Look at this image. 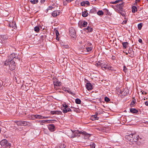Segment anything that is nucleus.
Wrapping results in <instances>:
<instances>
[{"label":"nucleus","instance_id":"a878e982","mask_svg":"<svg viewBox=\"0 0 148 148\" xmlns=\"http://www.w3.org/2000/svg\"><path fill=\"white\" fill-rule=\"evenodd\" d=\"M88 15V13L86 11L82 12V16L84 17H86Z\"/></svg>","mask_w":148,"mask_h":148},{"label":"nucleus","instance_id":"7ed1b4c3","mask_svg":"<svg viewBox=\"0 0 148 148\" xmlns=\"http://www.w3.org/2000/svg\"><path fill=\"white\" fill-rule=\"evenodd\" d=\"M1 145L4 148L10 147L11 145L5 139L1 141Z\"/></svg>","mask_w":148,"mask_h":148},{"label":"nucleus","instance_id":"72a5a7b5","mask_svg":"<svg viewBox=\"0 0 148 148\" xmlns=\"http://www.w3.org/2000/svg\"><path fill=\"white\" fill-rule=\"evenodd\" d=\"M142 25L143 24L142 23H140L138 25V29L140 30L141 29Z\"/></svg>","mask_w":148,"mask_h":148},{"label":"nucleus","instance_id":"680f3d73","mask_svg":"<svg viewBox=\"0 0 148 148\" xmlns=\"http://www.w3.org/2000/svg\"><path fill=\"white\" fill-rule=\"evenodd\" d=\"M94 10V9H92V10H91L90 11L91 12H93V10Z\"/></svg>","mask_w":148,"mask_h":148},{"label":"nucleus","instance_id":"37998d69","mask_svg":"<svg viewBox=\"0 0 148 148\" xmlns=\"http://www.w3.org/2000/svg\"><path fill=\"white\" fill-rule=\"evenodd\" d=\"M23 113V112H19L18 113V115L20 116H21Z\"/></svg>","mask_w":148,"mask_h":148},{"label":"nucleus","instance_id":"7c9ffc66","mask_svg":"<svg viewBox=\"0 0 148 148\" xmlns=\"http://www.w3.org/2000/svg\"><path fill=\"white\" fill-rule=\"evenodd\" d=\"M97 14L99 16H102L103 14V13L102 11L99 10L97 12Z\"/></svg>","mask_w":148,"mask_h":148},{"label":"nucleus","instance_id":"f03ea898","mask_svg":"<svg viewBox=\"0 0 148 148\" xmlns=\"http://www.w3.org/2000/svg\"><path fill=\"white\" fill-rule=\"evenodd\" d=\"M98 65L101 66L103 70H112L113 68L112 67L106 64H105L100 63V62H98L97 64Z\"/></svg>","mask_w":148,"mask_h":148},{"label":"nucleus","instance_id":"774afa93","mask_svg":"<svg viewBox=\"0 0 148 148\" xmlns=\"http://www.w3.org/2000/svg\"><path fill=\"white\" fill-rule=\"evenodd\" d=\"M67 112L66 111V112Z\"/></svg>","mask_w":148,"mask_h":148},{"label":"nucleus","instance_id":"13d9d810","mask_svg":"<svg viewBox=\"0 0 148 148\" xmlns=\"http://www.w3.org/2000/svg\"><path fill=\"white\" fill-rule=\"evenodd\" d=\"M45 1V0H41V2L42 3H43Z\"/></svg>","mask_w":148,"mask_h":148},{"label":"nucleus","instance_id":"1a4fd4ad","mask_svg":"<svg viewBox=\"0 0 148 148\" xmlns=\"http://www.w3.org/2000/svg\"><path fill=\"white\" fill-rule=\"evenodd\" d=\"M133 143H136V142L137 141L138 139L139 138V136L136 134L133 133Z\"/></svg>","mask_w":148,"mask_h":148},{"label":"nucleus","instance_id":"603ef678","mask_svg":"<svg viewBox=\"0 0 148 148\" xmlns=\"http://www.w3.org/2000/svg\"><path fill=\"white\" fill-rule=\"evenodd\" d=\"M54 112V111L51 112V113L53 114H56V112Z\"/></svg>","mask_w":148,"mask_h":148},{"label":"nucleus","instance_id":"e2e57ef3","mask_svg":"<svg viewBox=\"0 0 148 148\" xmlns=\"http://www.w3.org/2000/svg\"><path fill=\"white\" fill-rule=\"evenodd\" d=\"M121 14H122V16H123V15H124V13H123V12L122 13H121Z\"/></svg>","mask_w":148,"mask_h":148},{"label":"nucleus","instance_id":"bf43d9fd","mask_svg":"<svg viewBox=\"0 0 148 148\" xmlns=\"http://www.w3.org/2000/svg\"><path fill=\"white\" fill-rule=\"evenodd\" d=\"M142 94H146V93L145 92L143 91V92H142Z\"/></svg>","mask_w":148,"mask_h":148},{"label":"nucleus","instance_id":"f3484780","mask_svg":"<svg viewBox=\"0 0 148 148\" xmlns=\"http://www.w3.org/2000/svg\"><path fill=\"white\" fill-rule=\"evenodd\" d=\"M59 13L60 12L58 11H54L52 13V15L53 17H55L59 15Z\"/></svg>","mask_w":148,"mask_h":148},{"label":"nucleus","instance_id":"6e6552de","mask_svg":"<svg viewBox=\"0 0 148 148\" xmlns=\"http://www.w3.org/2000/svg\"><path fill=\"white\" fill-rule=\"evenodd\" d=\"M82 134L83 135L82 136L83 137L84 139H88L90 136V134L87 133L85 132H82Z\"/></svg>","mask_w":148,"mask_h":148},{"label":"nucleus","instance_id":"4d7b16f0","mask_svg":"<svg viewBox=\"0 0 148 148\" xmlns=\"http://www.w3.org/2000/svg\"><path fill=\"white\" fill-rule=\"evenodd\" d=\"M138 42L140 43H141L142 42V40L141 39H139L138 40Z\"/></svg>","mask_w":148,"mask_h":148},{"label":"nucleus","instance_id":"e433bc0d","mask_svg":"<svg viewBox=\"0 0 148 148\" xmlns=\"http://www.w3.org/2000/svg\"><path fill=\"white\" fill-rule=\"evenodd\" d=\"M2 37L4 40H6L8 38V36L6 35H3L2 36Z\"/></svg>","mask_w":148,"mask_h":148},{"label":"nucleus","instance_id":"a211bd4d","mask_svg":"<svg viewBox=\"0 0 148 148\" xmlns=\"http://www.w3.org/2000/svg\"><path fill=\"white\" fill-rule=\"evenodd\" d=\"M35 118L36 119H46L48 118V117H44L40 115H36L35 116Z\"/></svg>","mask_w":148,"mask_h":148},{"label":"nucleus","instance_id":"c85d7f7f","mask_svg":"<svg viewBox=\"0 0 148 148\" xmlns=\"http://www.w3.org/2000/svg\"><path fill=\"white\" fill-rule=\"evenodd\" d=\"M30 2L32 4H35L38 3V0H31Z\"/></svg>","mask_w":148,"mask_h":148},{"label":"nucleus","instance_id":"4c0bfd02","mask_svg":"<svg viewBox=\"0 0 148 148\" xmlns=\"http://www.w3.org/2000/svg\"><path fill=\"white\" fill-rule=\"evenodd\" d=\"M128 53L130 54L131 55H132L133 53V51L132 49H130L128 51Z\"/></svg>","mask_w":148,"mask_h":148},{"label":"nucleus","instance_id":"de8ad7c7","mask_svg":"<svg viewBox=\"0 0 148 148\" xmlns=\"http://www.w3.org/2000/svg\"><path fill=\"white\" fill-rule=\"evenodd\" d=\"M130 112L135 114H138V112Z\"/></svg>","mask_w":148,"mask_h":148},{"label":"nucleus","instance_id":"f257e3e1","mask_svg":"<svg viewBox=\"0 0 148 148\" xmlns=\"http://www.w3.org/2000/svg\"><path fill=\"white\" fill-rule=\"evenodd\" d=\"M16 57L14 53L11 54L8 57V59L4 62V64L5 66L8 65L9 63V62L13 61L12 60Z\"/></svg>","mask_w":148,"mask_h":148},{"label":"nucleus","instance_id":"8fccbe9b","mask_svg":"<svg viewBox=\"0 0 148 148\" xmlns=\"http://www.w3.org/2000/svg\"><path fill=\"white\" fill-rule=\"evenodd\" d=\"M127 22V21H124L123 22L122 24H125Z\"/></svg>","mask_w":148,"mask_h":148},{"label":"nucleus","instance_id":"393cba45","mask_svg":"<svg viewBox=\"0 0 148 148\" xmlns=\"http://www.w3.org/2000/svg\"><path fill=\"white\" fill-rule=\"evenodd\" d=\"M92 48L91 47H86V50L88 52H90L92 50Z\"/></svg>","mask_w":148,"mask_h":148},{"label":"nucleus","instance_id":"aec40b11","mask_svg":"<svg viewBox=\"0 0 148 148\" xmlns=\"http://www.w3.org/2000/svg\"><path fill=\"white\" fill-rule=\"evenodd\" d=\"M22 125L27 126L29 125V123L26 121H22Z\"/></svg>","mask_w":148,"mask_h":148},{"label":"nucleus","instance_id":"3c124183","mask_svg":"<svg viewBox=\"0 0 148 148\" xmlns=\"http://www.w3.org/2000/svg\"><path fill=\"white\" fill-rule=\"evenodd\" d=\"M85 4H86L87 5H89L90 4V3L88 1H85Z\"/></svg>","mask_w":148,"mask_h":148},{"label":"nucleus","instance_id":"5701e85b","mask_svg":"<svg viewBox=\"0 0 148 148\" xmlns=\"http://www.w3.org/2000/svg\"><path fill=\"white\" fill-rule=\"evenodd\" d=\"M85 30H87L88 32H92L93 30V29L89 26H88L87 28L85 29Z\"/></svg>","mask_w":148,"mask_h":148},{"label":"nucleus","instance_id":"c03bdc74","mask_svg":"<svg viewBox=\"0 0 148 148\" xmlns=\"http://www.w3.org/2000/svg\"><path fill=\"white\" fill-rule=\"evenodd\" d=\"M85 1L82 2L81 4V5L82 6H85Z\"/></svg>","mask_w":148,"mask_h":148},{"label":"nucleus","instance_id":"bb28decb","mask_svg":"<svg viewBox=\"0 0 148 148\" xmlns=\"http://www.w3.org/2000/svg\"><path fill=\"white\" fill-rule=\"evenodd\" d=\"M132 12L135 13L137 11V8L135 6H133L132 8Z\"/></svg>","mask_w":148,"mask_h":148},{"label":"nucleus","instance_id":"dca6fc26","mask_svg":"<svg viewBox=\"0 0 148 148\" xmlns=\"http://www.w3.org/2000/svg\"><path fill=\"white\" fill-rule=\"evenodd\" d=\"M90 119L92 121H95L98 120L99 117L97 116V114L92 115L90 118Z\"/></svg>","mask_w":148,"mask_h":148},{"label":"nucleus","instance_id":"6e6d98bb","mask_svg":"<svg viewBox=\"0 0 148 148\" xmlns=\"http://www.w3.org/2000/svg\"><path fill=\"white\" fill-rule=\"evenodd\" d=\"M145 105L147 106H148V101H146L145 103Z\"/></svg>","mask_w":148,"mask_h":148},{"label":"nucleus","instance_id":"6ab92c4d","mask_svg":"<svg viewBox=\"0 0 148 148\" xmlns=\"http://www.w3.org/2000/svg\"><path fill=\"white\" fill-rule=\"evenodd\" d=\"M124 5V3L122 2V3L119 4H117V7L120 10L123 9V8Z\"/></svg>","mask_w":148,"mask_h":148},{"label":"nucleus","instance_id":"20e7f679","mask_svg":"<svg viewBox=\"0 0 148 148\" xmlns=\"http://www.w3.org/2000/svg\"><path fill=\"white\" fill-rule=\"evenodd\" d=\"M63 106L61 107V109L63 111H71L70 107L67 104L65 103L62 104Z\"/></svg>","mask_w":148,"mask_h":148},{"label":"nucleus","instance_id":"09e8293b","mask_svg":"<svg viewBox=\"0 0 148 148\" xmlns=\"http://www.w3.org/2000/svg\"><path fill=\"white\" fill-rule=\"evenodd\" d=\"M123 71H124V72H126V70H127V68L126 67L124 66L123 67Z\"/></svg>","mask_w":148,"mask_h":148},{"label":"nucleus","instance_id":"4468645a","mask_svg":"<svg viewBox=\"0 0 148 148\" xmlns=\"http://www.w3.org/2000/svg\"><path fill=\"white\" fill-rule=\"evenodd\" d=\"M86 87L88 90H91L92 89V85L90 83H88L86 84Z\"/></svg>","mask_w":148,"mask_h":148},{"label":"nucleus","instance_id":"ddd939ff","mask_svg":"<svg viewBox=\"0 0 148 148\" xmlns=\"http://www.w3.org/2000/svg\"><path fill=\"white\" fill-rule=\"evenodd\" d=\"M9 26L13 29L16 28V25L14 22H10L9 23Z\"/></svg>","mask_w":148,"mask_h":148},{"label":"nucleus","instance_id":"f704fd0d","mask_svg":"<svg viewBox=\"0 0 148 148\" xmlns=\"http://www.w3.org/2000/svg\"><path fill=\"white\" fill-rule=\"evenodd\" d=\"M87 24H88V23H87V22H86V21H84V22H83V23L82 24V25L83 27H85L87 26Z\"/></svg>","mask_w":148,"mask_h":148},{"label":"nucleus","instance_id":"0e129e2a","mask_svg":"<svg viewBox=\"0 0 148 148\" xmlns=\"http://www.w3.org/2000/svg\"><path fill=\"white\" fill-rule=\"evenodd\" d=\"M97 130H99V129L100 128H96Z\"/></svg>","mask_w":148,"mask_h":148},{"label":"nucleus","instance_id":"49530a36","mask_svg":"<svg viewBox=\"0 0 148 148\" xmlns=\"http://www.w3.org/2000/svg\"><path fill=\"white\" fill-rule=\"evenodd\" d=\"M55 32L56 35V36H57V37L58 36L59 34L58 31V30H56Z\"/></svg>","mask_w":148,"mask_h":148},{"label":"nucleus","instance_id":"ea45409f","mask_svg":"<svg viewBox=\"0 0 148 148\" xmlns=\"http://www.w3.org/2000/svg\"><path fill=\"white\" fill-rule=\"evenodd\" d=\"M58 79H57L56 78H53V82L54 84L56 83L57 82H58Z\"/></svg>","mask_w":148,"mask_h":148},{"label":"nucleus","instance_id":"39448f33","mask_svg":"<svg viewBox=\"0 0 148 148\" xmlns=\"http://www.w3.org/2000/svg\"><path fill=\"white\" fill-rule=\"evenodd\" d=\"M69 34L70 36L73 38L76 37L75 30L73 28H70L69 29Z\"/></svg>","mask_w":148,"mask_h":148},{"label":"nucleus","instance_id":"412c9836","mask_svg":"<svg viewBox=\"0 0 148 148\" xmlns=\"http://www.w3.org/2000/svg\"><path fill=\"white\" fill-rule=\"evenodd\" d=\"M51 121L50 120H40L39 121V122L40 123H50Z\"/></svg>","mask_w":148,"mask_h":148},{"label":"nucleus","instance_id":"b1692460","mask_svg":"<svg viewBox=\"0 0 148 148\" xmlns=\"http://www.w3.org/2000/svg\"><path fill=\"white\" fill-rule=\"evenodd\" d=\"M122 43L123 48L124 49H126L128 45V43L127 42H122Z\"/></svg>","mask_w":148,"mask_h":148},{"label":"nucleus","instance_id":"69168bd1","mask_svg":"<svg viewBox=\"0 0 148 148\" xmlns=\"http://www.w3.org/2000/svg\"><path fill=\"white\" fill-rule=\"evenodd\" d=\"M136 1H139L140 0H136Z\"/></svg>","mask_w":148,"mask_h":148},{"label":"nucleus","instance_id":"052dcab7","mask_svg":"<svg viewBox=\"0 0 148 148\" xmlns=\"http://www.w3.org/2000/svg\"><path fill=\"white\" fill-rule=\"evenodd\" d=\"M56 39L58 40H59V38L58 37H58H57L56 36Z\"/></svg>","mask_w":148,"mask_h":148},{"label":"nucleus","instance_id":"5fc2aeb1","mask_svg":"<svg viewBox=\"0 0 148 148\" xmlns=\"http://www.w3.org/2000/svg\"><path fill=\"white\" fill-rule=\"evenodd\" d=\"M67 91L69 93L71 94H73L72 92H71V91L67 90Z\"/></svg>","mask_w":148,"mask_h":148},{"label":"nucleus","instance_id":"a19ab883","mask_svg":"<svg viewBox=\"0 0 148 148\" xmlns=\"http://www.w3.org/2000/svg\"><path fill=\"white\" fill-rule=\"evenodd\" d=\"M105 101L106 102H108L110 101V99L107 97H106L104 99Z\"/></svg>","mask_w":148,"mask_h":148},{"label":"nucleus","instance_id":"79ce46f5","mask_svg":"<svg viewBox=\"0 0 148 148\" xmlns=\"http://www.w3.org/2000/svg\"><path fill=\"white\" fill-rule=\"evenodd\" d=\"M3 84V82L2 81L0 80V89L2 87Z\"/></svg>","mask_w":148,"mask_h":148},{"label":"nucleus","instance_id":"9d476101","mask_svg":"<svg viewBox=\"0 0 148 148\" xmlns=\"http://www.w3.org/2000/svg\"><path fill=\"white\" fill-rule=\"evenodd\" d=\"M67 135L70 138H74V136L73 133V131L71 130H69L66 133Z\"/></svg>","mask_w":148,"mask_h":148},{"label":"nucleus","instance_id":"473e14b6","mask_svg":"<svg viewBox=\"0 0 148 148\" xmlns=\"http://www.w3.org/2000/svg\"><path fill=\"white\" fill-rule=\"evenodd\" d=\"M75 102L76 103L79 104L81 103V101L79 99L77 98L75 99Z\"/></svg>","mask_w":148,"mask_h":148},{"label":"nucleus","instance_id":"9b49d317","mask_svg":"<svg viewBox=\"0 0 148 148\" xmlns=\"http://www.w3.org/2000/svg\"><path fill=\"white\" fill-rule=\"evenodd\" d=\"M82 131H79L78 130H75L73 131V133L74 136V137H75L77 136H80V135L82 134Z\"/></svg>","mask_w":148,"mask_h":148},{"label":"nucleus","instance_id":"864d4df0","mask_svg":"<svg viewBox=\"0 0 148 148\" xmlns=\"http://www.w3.org/2000/svg\"><path fill=\"white\" fill-rule=\"evenodd\" d=\"M53 8V7H52V6H49V7L48 9H47V10H50L51 9V8Z\"/></svg>","mask_w":148,"mask_h":148},{"label":"nucleus","instance_id":"4be33fe9","mask_svg":"<svg viewBox=\"0 0 148 148\" xmlns=\"http://www.w3.org/2000/svg\"><path fill=\"white\" fill-rule=\"evenodd\" d=\"M13 122L15 123L18 126L22 125V121H15Z\"/></svg>","mask_w":148,"mask_h":148},{"label":"nucleus","instance_id":"2f4dec72","mask_svg":"<svg viewBox=\"0 0 148 148\" xmlns=\"http://www.w3.org/2000/svg\"><path fill=\"white\" fill-rule=\"evenodd\" d=\"M34 31L36 32H39L40 30L38 26H36L34 27Z\"/></svg>","mask_w":148,"mask_h":148},{"label":"nucleus","instance_id":"f8f14e48","mask_svg":"<svg viewBox=\"0 0 148 148\" xmlns=\"http://www.w3.org/2000/svg\"><path fill=\"white\" fill-rule=\"evenodd\" d=\"M49 130L51 132L54 131L55 127L53 124H50L48 126Z\"/></svg>","mask_w":148,"mask_h":148},{"label":"nucleus","instance_id":"2eb2a0df","mask_svg":"<svg viewBox=\"0 0 148 148\" xmlns=\"http://www.w3.org/2000/svg\"><path fill=\"white\" fill-rule=\"evenodd\" d=\"M136 103V99L133 97L132 99V102L130 104V106L131 107H132L135 105Z\"/></svg>","mask_w":148,"mask_h":148},{"label":"nucleus","instance_id":"338daca9","mask_svg":"<svg viewBox=\"0 0 148 148\" xmlns=\"http://www.w3.org/2000/svg\"><path fill=\"white\" fill-rule=\"evenodd\" d=\"M68 47H69L68 46H66V48H67Z\"/></svg>","mask_w":148,"mask_h":148},{"label":"nucleus","instance_id":"58836bf2","mask_svg":"<svg viewBox=\"0 0 148 148\" xmlns=\"http://www.w3.org/2000/svg\"><path fill=\"white\" fill-rule=\"evenodd\" d=\"M90 147L91 148H95V144L93 143H92L90 145Z\"/></svg>","mask_w":148,"mask_h":148},{"label":"nucleus","instance_id":"c756f323","mask_svg":"<svg viewBox=\"0 0 148 148\" xmlns=\"http://www.w3.org/2000/svg\"><path fill=\"white\" fill-rule=\"evenodd\" d=\"M61 85V82H59L58 81V82H57L54 84V86H59Z\"/></svg>","mask_w":148,"mask_h":148},{"label":"nucleus","instance_id":"cd10ccee","mask_svg":"<svg viewBox=\"0 0 148 148\" xmlns=\"http://www.w3.org/2000/svg\"><path fill=\"white\" fill-rule=\"evenodd\" d=\"M125 91H125V90H124L123 91H121V90H120V93L122 95H123V96L126 95H127V92H125Z\"/></svg>","mask_w":148,"mask_h":148},{"label":"nucleus","instance_id":"423d86ee","mask_svg":"<svg viewBox=\"0 0 148 148\" xmlns=\"http://www.w3.org/2000/svg\"><path fill=\"white\" fill-rule=\"evenodd\" d=\"M8 65H9L10 69L11 71L14 70L15 68L16 65L15 62L14 61L9 62Z\"/></svg>","mask_w":148,"mask_h":148},{"label":"nucleus","instance_id":"0eeeda50","mask_svg":"<svg viewBox=\"0 0 148 148\" xmlns=\"http://www.w3.org/2000/svg\"><path fill=\"white\" fill-rule=\"evenodd\" d=\"M133 134H131L129 135H127L125 136L126 138H127L129 141L131 142H132L133 143Z\"/></svg>","mask_w":148,"mask_h":148},{"label":"nucleus","instance_id":"a18cd8bd","mask_svg":"<svg viewBox=\"0 0 148 148\" xmlns=\"http://www.w3.org/2000/svg\"><path fill=\"white\" fill-rule=\"evenodd\" d=\"M130 111H138L135 108H130Z\"/></svg>","mask_w":148,"mask_h":148},{"label":"nucleus","instance_id":"c9c22d12","mask_svg":"<svg viewBox=\"0 0 148 148\" xmlns=\"http://www.w3.org/2000/svg\"><path fill=\"white\" fill-rule=\"evenodd\" d=\"M121 1V0H117L114 2H112L110 3L113 4H116L117 3H119Z\"/></svg>","mask_w":148,"mask_h":148}]
</instances>
